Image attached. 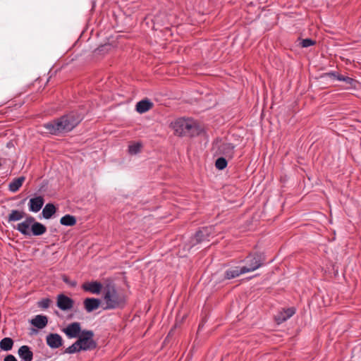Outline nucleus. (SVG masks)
I'll use <instances>...</instances> for the list:
<instances>
[{"mask_svg": "<svg viewBox=\"0 0 361 361\" xmlns=\"http://www.w3.org/2000/svg\"><path fill=\"white\" fill-rule=\"evenodd\" d=\"M18 355L24 361H32L33 358V353L27 345L21 346Z\"/></svg>", "mask_w": 361, "mask_h": 361, "instance_id": "obj_16", "label": "nucleus"}, {"mask_svg": "<svg viewBox=\"0 0 361 361\" xmlns=\"http://www.w3.org/2000/svg\"><path fill=\"white\" fill-rule=\"evenodd\" d=\"M4 361H17V360L13 355H8L4 358Z\"/></svg>", "mask_w": 361, "mask_h": 361, "instance_id": "obj_34", "label": "nucleus"}, {"mask_svg": "<svg viewBox=\"0 0 361 361\" xmlns=\"http://www.w3.org/2000/svg\"><path fill=\"white\" fill-rule=\"evenodd\" d=\"M100 306L102 307V298H92V311L97 310Z\"/></svg>", "mask_w": 361, "mask_h": 361, "instance_id": "obj_30", "label": "nucleus"}, {"mask_svg": "<svg viewBox=\"0 0 361 361\" xmlns=\"http://www.w3.org/2000/svg\"><path fill=\"white\" fill-rule=\"evenodd\" d=\"M341 75L339 72L337 71H330L327 73H324L321 75V78L328 77L329 78L339 80L341 79Z\"/></svg>", "mask_w": 361, "mask_h": 361, "instance_id": "obj_28", "label": "nucleus"}, {"mask_svg": "<svg viewBox=\"0 0 361 361\" xmlns=\"http://www.w3.org/2000/svg\"><path fill=\"white\" fill-rule=\"evenodd\" d=\"M30 323L34 326L41 329L47 325L48 319L46 316L39 314L35 316V318L30 321Z\"/></svg>", "mask_w": 361, "mask_h": 361, "instance_id": "obj_14", "label": "nucleus"}, {"mask_svg": "<svg viewBox=\"0 0 361 361\" xmlns=\"http://www.w3.org/2000/svg\"><path fill=\"white\" fill-rule=\"evenodd\" d=\"M228 161L225 157H219L215 161V166L219 170H224L226 168Z\"/></svg>", "mask_w": 361, "mask_h": 361, "instance_id": "obj_26", "label": "nucleus"}, {"mask_svg": "<svg viewBox=\"0 0 361 361\" xmlns=\"http://www.w3.org/2000/svg\"><path fill=\"white\" fill-rule=\"evenodd\" d=\"M82 288L86 291H90V282H86L82 285Z\"/></svg>", "mask_w": 361, "mask_h": 361, "instance_id": "obj_35", "label": "nucleus"}, {"mask_svg": "<svg viewBox=\"0 0 361 361\" xmlns=\"http://www.w3.org/2000/svg\"><path fill=\"white\" fill-rule=\"evenodd\" d=\"M56 209L53 204L49 203L45 205L42 210V215L44 218L49 219H50L55 213Z\"/></svg>", "mask_w": 361, "mask_h": 361, "instance_id": "obj_19", "label": "nucleus"}, {"mask_svg": "<svg viewBox=\"0 0 361 361\" xmlns=\"http://www.w3.org/2000/svg\"><path fill=\"white\" fill-rule=\"evenodd\" d=\"M339 81H343L346 85H348V86L345 87V89H350V88L355 89L357 84L358 83V82L356 80H355L352 78H350L347 75H341V79L339 80Z\"/></svg>", "mask_w": 361, "mask_h": 361, "instance_id": "obj_20", "label": "nucleus"}, {"mask_svg": "<svg viewBox=\"0 0 361 361\" xmlns=\"http://www.w3.org/2000/svg\"><path fill=\"white\" fill-rule=\"evenodd\" d=\"M25 213L19 210H12L9 214L8 220V221H16L22 219L24 217Z\"/></svg>", "mask_w": 361, "mask_h": 361, "instance_id": "obj_21", "label": "nucleus"}, {"mask_svg": "<svg viewBox=\"0 0 361 361\" xmlns=\"http://www.w3.org/2000/svg\"><path fill=\"white\" fill-rule=\"evenodd\" d=\"M214 230L213 226H206L197 231L190 240V247L204 241H209V237L214 233Z\"/></svg>", "mask_w": 361, "mask_h": 361, "instance_id": "obj_6", "label": "nucleus"}, {"mask_svg": "<svg viewBox=\"0 0 361 361\" xmlns=\"http://www.w3.org/2000/svg\"><path fill=\"white\" fill-rule=\"evenodd\" d=\"M63 281L69 286L75 287L77 285V282L75 281L71 280L68 276H63Z\"/></svg>", "mask_w": 361, "mask_h": 361, "instance_id": "obj_32", "label": "nucleus"}, {"mask_svg": "<svg viewBox=\"0 0 361 361\" xmlns=\"http://www.w3.org/2000/svg\"><path fill=\"white\" fill-rule=\"evenodd\" d=\"M94 6V4H92V7H91L92 11L93 10Z\"/></svg>", "mask_w": 361, "mask_h": 361, "instance_id": "obj_38", "label": "nucleus"}, {"mask_svg": "<svg viewBox=\"0 0 361 361\" xmlns=\"http://www.w3.org/2000/svg\"><path fill=\"white\" fill-rule=\"evenodd\" d=\"M316 41L310 38L302 39L300 44L302 47L307 48L316 44Z\"/></svg>", "mask_w": 361, "mask_h": 361, "instance_id": "obj_29", "label": "nucleus"}, {"mask_svg": "<svg viewBox=\"0 0 361 361\" xmlns=\"http://www.w3.org/2000/svg\"><path fill=\"white\" fill-rule=\"evenodd\" d=\"M93 337V333L92 332V338ZM97 348V343L92 338V350Z\"/></svg>", "mask_w": 361, "mask_h": 361, "instance_id": "obj_36", "label": "nucleus"}, {"mask_svg": "<svg viewBox=\"0 0 361 361\" xmlns=\"http://www.w3.org/2000/svg\"><path fill=\"white\" fill-rule=\"evenodd\" d=\"M154 104L148 99H142L138 102L135 106L136 111L140 114H143L150 110Z\"/></svg>", "mask_w": 361, "mask_h": 361, "instance_id": "obj_13", "label": "nucleus"}, {"mask_svg": "<svg viewBox=\"0 0 361 361\" xmlns=\"http://www.w3.org/2000/svg\"><path fill=\"white\" fill-rule=\"evenodd\" d=\"M13 345V341L11 338H4L0 341V348L5 350H10Z\"/></svg>", "mask_w": 361, "mask_h": 361, "instance_id": "obj_23", "label": "nucleus"}, {"mask_svg": "<svg viewBox=\"0 0 361 361\" xmlns=\"http://www.w3.org/2000/svg\"><path fill=\"white\" fill-rule=\"evenodd\" d=\"M25 178L24 176H20L17 178L13 179L8 185L9 190L16 192L19 188L22 186L23 182L25 181Z\"/></svg>", "mask_w": 361, "mask_h": 361, "instance_id": "obj_18", "label": "nucleus"}, {"mask_svg": "<svg viewBox=\"0 0 361 361\" xmlns=\"http://www.w3.org/2000/svg\"><path fill=\"white\" fill-rule=\"evenodd\" d=\"M47 231V228L42 224L37 222L34 219V221L32 224L31 235H42Z\"/></svg>", "mask_w": 361, "mask_h": 361, "instance_id": "obj_15", "label": "nucleus"}, {"mask_svg": "<svg viewBox=\"0 0 361 361\" xmlns=\"http://www.w3.org/2000/svg\"><path fill=\"white\" fill-rule=\"evenodd\" d=\"M266 255L264 252H250L244 259L240 262L245 264L243 266V271L245 273L252 272L262 267L266 264Z\"/></svg>", "mask_w": 361, "mask_h": 361, "instance_id": "obj_5", "label": "nucleus"}, {"mask_svg": "<svg viewBox=\"0 0 361 361\" xmlns=\"http://www.w3.org/2000/svg\"><path fill=\"white\" fill-rule=\"evenodd\" d=\"M44 203V198L42 196H37L31 198L29 201V210L32 212H39Z\"/></svg>", "mask_w": 361, "mask_h": 361, "instance_id": "obj_11", "label": "nucleus"}, {"mask_svg": "<svg viewBox=\"0 0 361 361\" xmlns=\"http://www.w3.org/2000/svg\"><path fill=\"white\" fill-rule=\"evenodd\" d=\"M92 294H102L104 310L123 309L127 304L126 295L117 289L116 283L110 278L102 281H92Z\"/></svg>", "mask_w": 361, "mask_h": 361, "instance_id": "obj_1", "label": "nucleus"}, {"mask_svg": "<svg viewBox=\"0 0 361 361\" xmlns=\"http://www.w3.org/2000/svg\"><path fill=\"white\" fill-rule=\"evenodd\" d=\"M111 46L109 44L101 45L93 51V56L104 55L109 51Z\"/></svg>", "mask_w": 361, "mask_h": 361, "instance_id": "obj_24", "label": "nucleus"}, {"mask_svg": "<svg viewBox=\"0 0 361 361\" xmlns=\"http://www.w3.org/2000/svg\"><path fill=\"white\" fill-rule=\"evenodd\" d=\"M175 134L178 136L194 137L198 135L200 130L195 123L184 118H178L171 123Z\"/></svg>", "mask_w": 361, "mask_h": 361, "instance_id": "obj_4", "label": "nucleus"}, {"mask_svg": "<svg viewBox=\"0 0 361 361\" xmlns=\"http://www.w3.org/2000/svg\"><path fill=\"white\" fill-rule=\"evenodd\" d=\"M33 221L34 217L29 216H27L23 222L19 223L14 228L23 235L30 236L31 235V228Z\"/></svg>", "mask_w": 361, "mask_h": 361, "instance_id": "obj_7", "label": "nucleus"}, {"mask_svg": "<svg viewBox=\"0 0 361 361\" xmlns=\"http://www.w3.org/2000/svg\"><path fill=\"white\" fill-rule=\"evenodd\" d=\"M51 300L48 298H44L38 302V307L42 309H47L50 305Z\"/></svg>", "mask_w": 361, "mask_h": 361, "instance_id": "obj_31", "label": "nucleus"}, {"mask_svg": "<svg viewBox=\"0 0 361 361\" xmlns=\"http://www.w3.org/2000/svg\"><path fill=\"white\" fill-rule=\"evenodd\" d=\"M245 274L243 271V267H235L233 269L226 270L225 271L224 278L226 279H231L239 276L241 274Z\"/></svg>", "mask_w": 361, "mask_h": 361, "instance_id": "obj_17", "label": "nucleus"}, {"mask_svg": "<svg viewBox=\"0 0 361 361\" xmlns=\"http://www.w3.org/2000/svg\"><path fill=\"white\" fill-rule=\"evenodd\" d=\"M60 223L64 226H71L76 224V219L73 216L66 214L61 219Z\"/></svg>", "mask_w": 361, "mask_h": 361, "instance_id": "obj_22", "label": "nucleus"}, {"mask_svg": "<svg viewBox=\"0 0 361 361\" xmlns=\"http://www.w3.org/2000/svg\"><path fill=\"white\" fill-rule=\"evenodd\" d=\"M81 121V118L72 112L44 125L46 130L53 135H61L72 130Z\"/></svg>", "mask_w": 361, "mask_h": 361, "instance_id": "obj_3", "label": "nucleus"}, {"mask_svg": "<svg viewBox=\"0 0 361 361\" xmlns=\"http://www.w3.org/2000/svg\"><path fill=\"white\" fill-rule=\"evenodd\" d=\"M204 321H202V322L199 324L198 331H200V329L204 326Z\"/></svg>", "mask_w": 361, "mask_h": 361, "instance_id": "obj_37", "label": "nucleus"}, {"mask_svg": "<svg viewBox=\"0 0 361 361\" xmlns=\"http://www.w3.org/2000/svg\"><path fill=\"white\" fill-rule=\"evenodd\" d=\"M73 300L63 295H59L57 298V306L59 309L61 310H71L73 307Z\"/></svg>", "mask_w": 361, "mask_h": 361, "instance_id": "obj_9", "label": "nucleus"}, {"mask_svg": "<svg viewBox=\"0 0 361 361\" xmlns=\"http://www.w3.org/2000/svg\"><path fill=\"white\" fill-rule=\"evenodd\" d=\"M142 147L140 142L133 143L129 145L128 152L130 154H136L140 152Z\"/></svg>", "mask_w": 361, "mask_h": 361, "instance_id": "obj_27", "label": "nucleus"}, {"mask_svg": "<svg viewBox=\"0 0 361 361\" xmlns=\"http://www.w3.org/2000/svg\"><path fill=\"white\" fill-rule=\"evenodd\" d=\"M63 332L69 338H78V339L73 345L66 349L65 353L72 354L90 348V331H81L80 323L73 322L69 324L66 328L63 329Z\"/></svg>", "mask_w": 361, "mask_h": 361, "instance_id": "obj_2", "label": "nucleus"}, {"mask_svg": "<svg viewBox=\"0 0 361 361\" xmlns=\"http://www.w3.org/2000/svg\"><path fill=\"white\" fill-rule=\"evenodd\" d=\"M295 313V309L294 307L283 309L281 312H279V314L275 316V319L278 324H281L282 322L290 318Z\"/></svg>", "mask_w": 361, "mask_h": 361, "instance_id": "obj_10", "label": "nucleus"}, {"mask_svg": "<svg viewBox=\"0 0 361 361\" xmlns=\"http://www.w3.org/2000/svg\"><path fill=\"white\" fill-rule=\"evenodd\" d=\"M111 46L109 44L101 45L93 51V56L104 55L109 51Z\"/></svg>", "mask_w": 361, "mask_h": 361, "instance_id": "obj_25", "label": "nucleus"}, {"mask_svg": "<svg viewBox=\"0 0 361 361\" xmlns=\"http://www.w3.org/2000/svg\"><path fill=\"white\" fill-rule=\"evenodd\" d=\"M62 338L57 334H50L47 336V343L51 348H58L62 345Z\"/></svg>", "mask_w": 361, "mask_h": 361, "instance_id": "obj_12", "label": "nucleus"}, {"mask_svg": "<svg viewBox=\"0 0 361 361\" xmlns=\"http://www.w3.org/2000/svg\"><path fill=\"white\" fill-rule=\"evenodd\" d=\"M85 307L88 312H90V298L85 300Z\"/></svg>", "mask_w": 361, "mask_h": 361, "instance_id": "obj_33", "label": "nucleus"}, {"mask_svg": "<svg viewBox=\"0 0 361 361\" xmlns=\"http://www.w3.org/2000/svg\"><path fill=\"white\" fill-rule=\"evenodd\" d=\"M235 145L230 142H221L218 146L216 153L232 159L234 154Z\"/></svg>", "mask_w": 361, "mask_h": 361, "instance_id": "obj_8", "label": "nucleus"}]
</instances>
